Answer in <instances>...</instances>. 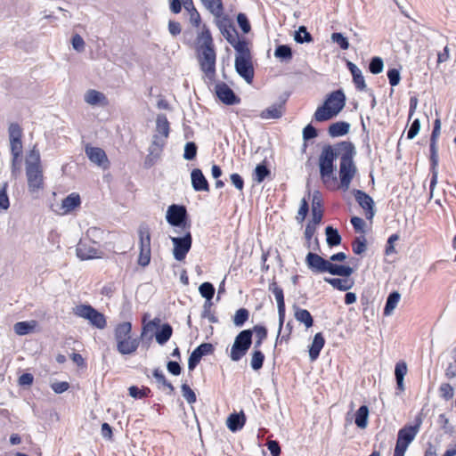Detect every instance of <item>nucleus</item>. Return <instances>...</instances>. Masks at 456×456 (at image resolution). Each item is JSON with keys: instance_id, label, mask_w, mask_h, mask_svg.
<instances>
[{"instance_id": "2eb2a0df", "label": "nucleus", "mask_w": 456, "mask_h": 456, "mask_svg": "<svg viewBox=\"0 0 456 456\" xmlns=\"http://www.w3.org/2000/svg\"><path fill=\"white\" fill-rule=\"evenodd\" d=\"M355 200L365 211L366 218L371 220L374 216V201L370 196L361 190H354L353 191Z\"/></svg>"}, {"instance_id": "ddd939ff", "label": "nucleus", "mask_w": 456, "mask_h": 456, "mask_svg": "<svg viewBox=\"0 0 456 456\" xmlns=\"http://www.w3.org/2000/svg\"><path fill=\"white\" fill-rule=\"evenodd\" d=\"M77 256L81 260H89L101 257L102 254L95 244L87 241L86 239L80 240L76 248Z\"/></svg>"}, {"instance_id": "de8ad7c7", "label": "nucleus", "mask_w": 456, "mask_h": 456, "mask_svg": "<svg viewBox=\"0 0 456 456\" xmlns=\"http://www.w3.org/2000/svg\"><path fill=\"white\" fill-rule=\"evenodd\" d=\"M9 141H21L22 128L17 123H11L8 127Z\"/></svg>"}, {"instance_id": "c756f323", "label": "nucleus", "mask_w": 456, "mask_h": 456, "mask_svg": "<svg viewBox=\"0 0 456 456\" xmlns=\"http://www.w3.org/2000/svg\"><path fill=\"white\" fill-rule=\"evenodd\" d=\"M284 112V104L279 103V104H273L267 109L264 110L260 117L265 119H276L280 118Z\"/></svg>"}, {"instance_id": "423d86ee", "label": "nucleus", "mask_w": 456, "mask_h": 456, "mask_svg": "<svg viewBox=\"0 0 456 456\" xmlns=\"http://www.w3.org/2000/svg\"><path fill=\"white\" fill-rule=\"evenodd\" d=\"M252 345V330H241L234 339L230 352V358L232 362H239L248 353Z\"/></svg>"}, {"instance_id": "20e7f679", "label": "nucleus", "mask_w": 456, "mask_h": 456, "mask_svg": "<svg viewBox=\"0 0 456 456\" xmlns=\"http://www.w3.org/2000/svg\"><path fill=\"white\" fill-rule=\"evenodd\" d=\"M234 67L236 72L248 83L253 82L255 70L252 55L248 42H239L235 45Z\"/></svg>"}, {"instance_id": "a18cd8bd", "label": "nucleus", "mask_w": 456, "mask_h": 456, "mask_svg": "<svg viewBox=\"0 0 456 456\" xmlns=\"http://www.w3.org/2000/svg\"><path fill=\"white\" fill-rule=\"evenodd\" d=\"M249 312L246 308H240L233 316V324L236 327H242L248 320Z\"/></svg>"}, {"instance_id": "f03ea898", "label": "nucleus", "mask_w": 456, "mask_h": 456, "mask_svg": "<svg viewBox=\"0 0 456 456\" xmlns=\"http://www.w3.org/2000/svg\"><path fill=\"white\" fill-rule=\"evenodd\" d=\"M28 188L30 192H37L44 188V175L41 158L37 146L29 151L25 160Z\"/></svg>"}, {"instance_id": "9b49d317", "label": "nucleus", "mask_w": 456, "mask_h": 456, "mask_svg": "<svg viewBox=\"0 0 456 456\" xmlns=\"http://www.w3.org/2000/svg\"><path fill=\"white\" fill-rule=\"evenodd\" d=\"M199 63L201 71L209 79H214L216 76V54L215 48H208L206 50L198 51Z\"/></svg>"}, {"instance_id": "680f3d73", "label": "nucleus", "mask_w": 456, "mask_h": 456, "mask_svg": "<svg viewBox=\"0 0 456 456\" xmlns=\"http://www.w3.org/2000/svg\"><path fill=\"white\" fill-rule=\"evenodd\" d=\"M181 389L183 396L189 403H193L196 402V395L189 385L183 384Z\"/></svg>"}, {"instance_id": "bb28decb", "label": "nucleus", "mask_w": 456, "mask_h": 456, "mask_svg": "<svg viewBox=\"0 0 456 456\" xmlns=\"http://www.w3.org/2000/svg\"><path fill=\"white\" fill-rule=\"evenodd\" d=\"M294 317L298 322L303 323L306 329L311 328L314 324V319L310 312L297 305H294Z\"/></svg>"}, {"instance_id": "a878e982", "label": "nucleus", "mask_w": 456, "mask_h": 456, "mask_svg": "<svg viewBox=\"0 0 456 456\" xmlns=\"http://www.w3.org/2000/svg\"><path fill=\"white\" fill-rule=\"evenodd\" d=\"M325 340L322 333H316L314 337L312 345L309 347V357L311 361H315L324 346Z\"/></svg>"}, {"instance_id": "49530a36", "label": "nucleus", "mask_w": 456, "mask_h": 456, "mask_svg": "<svg viewBox=\"0 0 456 456\" xmlns=\"http://www.w3.org/2000/svg\"><path fill=\"white\" fill-rule=\"evenodd\" d=\"M103 231L97 227H90L86 233L87 241L94 244H98L102 239Z\"/></svg>"}, {"instance_id": "052dcab7", "label": "nucleus", "mask_w": 456, "mask_h": 456, "mask_svg": "<svg viewBox=\"0 0 456 456\" xmlns=\"http://www.w3.org/2000/svg\"><path fill=\"white\" fill-rule=\"evenodd\" d=\"M353 82L355 85V87L359 91H364L366 89V84L364 80V77L362 76V70L358 69L354 73H352Z\"/></svg>"}, {"instance_id": "338daca9", "label": "nucleus", "mask_w": 456, "mask_h": 456, "mask_svg": "<svg viewBox=\"0 0 456 456\" xmlns=\"http://www.w3.org/2000/svg\"><path fill=\"white\" fill-rule=\"evenodd\" d=\"M71 44L74 50L78 53H82L85 50L86 43L82 37L78 34H76L71 38Z\"/></svg>"}, {"instance_id": "4d7b16f0", "label": "nucleus", "mask_w": 456, "mask_h": 456, "mask_svg": "<svg viewBox=\"0 0 456 456\" xmlns=\"http://www.w3.org/2000/svg\"><path fill=\"white\" fill-rule=\"evenodd\" d=\"M439 395L442 398L448 401L453 397L454 389L449 383H443L439 387Z\"/></svg>"}, {"instance_id": "774afa93", "label": "nucleus", "mask_w": 456, "mask_h": 456, "mask_svg": "<svg viewBox=\"0 0 456 456\" xmlns=\"http://www.w3.org/2000/svg\"><path fill=\"white\" fill-rule=\"evenodd\" d=\"M200 356L203 357L213 353L214 346L210 343H202L194 349Z\"/></svg>"}, {"instance_id": "0e129e2a", "label": "nucleus", "mask_w": 456, "mask_h": 456, "mask_svg": "<svg viewBox=\"0 0 456 456\" xmlns=\"http://www.w3.org/2000/svg\"><path fill=\"white\" fill-rule=\"evenodd\" d=\"M237 22L240 26V28H241V30L247 34L250 31L251 29V27H250V24H249V21L248 20V17L246 16V14L244 13H239L237 15Z\"/></svg>"}, {"instance_id": "473e14b6", "label": "nucleus", "mask_w": 456, "mask_h": 456, "mask_svg": "<svg viewBox=\"0 0 456 456\" xmlns=\"http://www.w3.org/2000/svg\"><path fill=\"white\" fill-rule=\"evenodd\" d=\"M327 273L332 275L349 277L354 273V269L348 265H336L330 262L328 265Z\"/></svg>"}, {"instance_id": "f257e3e1", "label": "nucleus", "mask_w": 456, "mask_h": 456, "mask_svg": "<svg viewBox=\"0 0 456 456\" xmlns=\"http://www.w3.org/2000/svg\"><path fill=\"white\" fill-rule=\"evenodd\" d=\"M338 151L340 154L339 178L341 187L348 190L351 181L356 173V167L354 163V156L355 155L354 146L350 142H338Z\"/></svg>"}, {"instance_id": "864d4df0", "label": "nucleus", "mask_w": 456, "mask_h": 456, "mask_svg": "<svg viewBox=\"0 0 456 456\" xmlns=\"http://www.w3.org/2000/svg\"><path fill=\"white\" fill-rule=\"evenodd\" d=\"M153 377L156 379L157 382L169 390V394L173 393L175 388L173 385L168 382L162 372V370L156 369L153 370Z\"/></svg>"}, {"instance_id": "4c0bfd02", "label": "nucleus", "mask_w": 456, "mask_h": 456, "mask_svg": "<svg viewBox=\"0 0 456 456\" xmlns=\"http://www.w3.org/2000/svg\"><path fill=\"white\" fill-rule=\"evenodd\" d=\"M245 423V418L244 415H239V414H231L229 418L227 419V427L228 428L232 431H238L244 426Z\"/></svg>"}, {"instance_id": "1a4fd4ad", "label": "nucleus", "mask_w": 456, "mask_h": 456, "mask_svg": "<svg viewBox=\"0 0 456 456\" xmlns=\"http://www.w3.org/2000/svg\"><path fill=\"white\" fill-rule=\"evenodd\" d=\"M170 240L173 243V256L177 261L185 259L188 252L190 251L192 244V237L189 229L183 230V234L181 237H172Z\"/></svg>"}, {"instance_id": "ea45409f", "label": "nucleus", "mask_w": 456, "mask_h": 456, "mask_svg": "<svg viewBox=\"0 0 456 456\" xmlns=\"http://www.w3.org/2000/svg\"><path fill=\"white\" fill-rule=\"evenodd\" d=\"M400 297H401V295L397 291H394L389 294V296L387 297V302H386L385 308H384V314L386 316H389L392 314V312L396 307V305L400 300Z\"/></svg>"}, {"instance_id": "dca6fc26", "label": "nucleus", "mask_w": 456, "mask_h": 456, "mask_svg": "<svg viewBox=\"0 0 456 456\" xmlns=\"http://www.w3.org/2000/svg\"><path fill=\"white\" fill-rule=\"evenodd\" d=\"M216 94L219 100L227 105H233L240 102L234 92L224 82L216 85Z\"/></svg>"}, {"instance_id": "c85d7f7f", "label": "nucleus", "mask_w": 456, "mask_h": 456, "mask_svg": "<svg viewBox=\"0 0 456 456\" xmlns=\"http://www.w3.org/2000/svg\"><path fill=\"white\" fill-rule=\"evenodd\" d=\"M324 281L330 284L334 289H337L341 291H346L350 289L354 281L348 279V277L345 278H324Z\"/></svg>"}, {"instance_id": "58836bf2", "label": "nucleus", "mask_w": 456, "mask_h": 456, "mask_svg": "<svg viewBox=\"0 0 456 456\" xmlns=\"http://www.w3.org/2000/svg\"><path fill=\"white\" fill-rule=\"evenodd\" d=\"M326 241L330 247H335L341 243V236L338 231L332 226H327L325 229Z\"/></svg>"}, {"instance_id": "7ed1b4c3", "label": "nucleus", "mask_w": 456, "mask_h": 456, "mask_svg": "<svg viewBox=\"0 0 456 456\" xmlns=\"http://www.w3.org/2000/svg\"><path fill=\"white\" fill-rule=\"evenodd\" d=\"M346 95L338 89L327 95L322 105L319 106L314 118L317 122H324L337 117L346 105Z\"/></svg>"}, {"instance_id": "37998d69", "label": "nucleus", "mask_w": 456, "mask_h": 456, "mask_svg": "<svg viewBox=\"0 0 456 456\" xmlns=\"http://www.w3.org/2000/svg\"><path fill=\"white\" fill-rule=\"evenodd\" d=\"M265 354L260 349L253 350L251 354L250 366L254 370H258L263 367Z\"/></svg>"}, {"instance_id": "6e6552de", "label": "nucleus", "mask_w": 456, "mask_h": 456, "mask_svg": "<svg viewBox=\"0 0 456 456\" xmlns=\"http://www.w3.org/2000/svg\"><path fill=\"white\" fill-rule=\"evenodd\" d=\"M420 423L414 426H405L397 434L396 444L393 456H404L409 445L419 433Z\"/></svg>"}, {"instance_id": "5701e85b", "label": "nucleus", "mask_w": 456, "mask_h": 456, "mask_svg": "<svg viewBox=\"0 0 456 456\" xmlns=\"http://www.w3.org/2000/svg\"><path fill=\"white\" fill-rule=\"evenodd\" d=\"M208 48H214V43L210 30L204 25L197 37V50L201 51Z\"/></svg>"}, {"instance_id": "79ce46f5", "label": "nucleus", "mask_w": 456, "mask_h": 456, "mask_svg": "<svg viewBox=\"0 0 456 456\" xmlns=\"http://www.w3.org/2000/svg\"><path fill=\"white\" fill-rule=\"evenodd\" d=\"M140 249H151V234L147 227L142 226L139 229Z\"/></svg>"}, {"instance_id": "bf43d9fd", "label": "nucleus", "mask_w": 456, "mask_h": 456, "mask_svg": "<svg viewBox=\"0 0 456 456\" xmlns=\"http://www.w3.org/2000/svg\"><path fill=\"white\" fill-rule=\"evenodd\" d=\"M332 42L338 44L342 50H347L349 48V42L343 34L335 32L331 34Z\"/></svg>"}, {"instance_id": "9d476101", "label": "nucleus", "mask_w": 456, "mask_h": 456, "mask_svg": "<svg viewBox=\"0 0 456 456\" xmlns=\"http://www.w3.org/2000/svg\"><path fill=\"white\" fill-rule=\"evenodd\" d=\"M216 19V24L219 28L222 35L226 38V40L235 48V45L239 42H247L246 40H240L238 37V34L232 25L230 20L226 15L224 14V8L221 11L219 15L213 14Z\"/></svg>"}, {"instance_id": "c03bdc74", "label": "nucleus", "mask_w": 456, "mask_h": 456, "mask_svg": "<svg viewBox=\"0 0 456 456\" xmlns=\"http://www.w3.org/2000/svg\"><path fill=\"white\" fill-rule=\"evenodd\" d=\"M203 5L212 13L219 15L223 9L222 0H200Z\"/></svg>"}, {"instance_id": "6ab92c4d", "label": "nucleus", "mask_w": 456, "mask_h": 456, "mask_svg": "<svg viewBox=\"0 0 456 456\" xmlns=\"http://www.w3.org/2000/svg\"><path fill=\"white\" fill-rule=\"evenodd\" d=\"M191 186L195 191L208 192L209 183L200 168H194L191 172Z\"/></svg>"}, {"instance_id": "f8f14e48", "label": "nucleus", "mask_w": 456, "mask_h": 456, "mask_svg": "<svg viewBox=\"0 0 456 456\" xmlns=\"http://www.w3.org/2000/svg\"><path fill=\"white\" fill-rule=\"evenodd\" d=\"M187 216L186 208L183 206L171 205L167 211L166 219L169 224L178 228L186 229L184 222Z\"/></svg>"}, {"instance_id": "aec40b11", "label": "nucleus", "mask_w": 456, "mask_h": 456, "mask_svg": "<svg viewBox=\"0 0 456 456\" xmlns=\"http://www.w3.org/2000/svg\"><path fill=\"white\" fill-rule=\"evenodd\" d=\"M166 142L167 139H165L163 136H160L159 134L153 135L151 144L149 147V154L146 158V163H152L160 156Z\"/></svg>"}, {"instance_id": "a19ab883", "label": "nucleus", "mask_w": 456, "mask_h": 456, "mask_svg": "<svg viewBox=\"0 0 456 456\" xmlns=\"http://www.w3.org/2000/svg\"><path fill=\"white\" fill-rule=\"evenodd\" d=\"M274 56L281 61H289L292 59L291 48L287 45H280L274 51Z\"/></svg>"}, {"instance_id": "4be33fe9", "label": "nucleus", "mask_w": 456, "mask_h": 456, "mask_svg": "<svg viewBox=\"0 0 456 456\" xmlns=\"http://www.w3.org/2000/svg\"><path fill=\"white\" fill-rule=\"evenodd\" d=\"M140 345V339L131 335L117 344V350L121 354H132L136 352Z\"/></svg>"}, {"instance_id": "e433bc0d", "label": "nucleus", "mask_w": 456, "mask_h": 456, "mask_svg": "<svg viewBox=\"0 0 456 456\" xmlns=\"http://www.w3.org/2000/svg\"><path fill=\"white\" fill-rule=\"evenodd\" d=\"M172 333H173V329H172L171 325H169L168 323H165L161 326L160 330L156 332V334H155L156 341L159 345H164L170 339Z\"/></svg>"}, {"instance_id": "0eeeda50", "label": "nucleus", "mask_w": 456, "mask_h": 456, "mask_svg": "<svg viewBox=\"0 0 456 456\" xmlns=\"http://www.w3.org/2000/svg\"><path fill=\"white\" fill-rule=\"evenodd\" d=\"M73 314L77 317L87 320L92 326L99 330H103L107 325L105 316L90 305H76L73 308Z\"/></svg>"}, {"instance_id": "b1692460", "label": "nucleus", "mask_w": 456, "mask_h": 456, "mask_svg": "<svg viewBox=\"0 0 456 456\" xmlns=\"http://www.w3.org/2000/svg\"><path fill=\"white\" fill-rule=\"evenodd\" d=\"M132 332V324L130 322H123L118 323L114 329V338L118 344L125 338H128Z\"/></svg>"}, {"instance_id": "412c9836", "label": "nucleus", "mask_w": 456, "mask_h": 456, "mask_svg": "<svg viewBox=\"0 0 456 456\" xmlns=\"http://www.w3.org/2000/svg\"><path fill=\"white\" fill-rule=\"evenodd\" d=\"M80 204L81 199L79 194L72 192L62 200L60 210L57 212L60 215H67L73 211L75 208H78Z\"/></svg>"}, {"instance_id": "09e8293b", "label": "nucleus", "mask_w": 456, "mask_h": 456, "mask_svg": "<svg viewBox=\"0 0 456 456\" xmlns=\"http://www.w3.org/2000/svg\"><path fill=\"white\" fill-rule=\"evenodd\" d=\"M22 156H12L11 175L17 179L21 174Z\"/></svg>"}, {"instance_id": "4468645a", "label": "nucleus", "mask_w": 456, "mask_h": 456, "mask_svg": "<svg viewBox=\"0 0 456 456\" xmlns=\"http://www.w3.org/2000/svg\"><path fill=\"white\" fill-rule=\"evenodd\" d=\"M269 290L273 292L275 297L277 306H278V314H279V332L282 330V326L285 320V302H284V294L281 288H280L276 282H272L269 285Z\"/></svg>"}, {"instance_id": "393cba45", "label": "nucleus", "mask_w": 456, "mask_h": 456, "mask_svg": "<svg viewBox=\"0 0 456 456\" xmlns=\"http://www.w3.org/2000/svg\"><path fill=\"white\" fill-rule=\"evenodd\" d=\"M84 100L86 103L93 106L99 104H107L106 96L102 93L94 89H90L85 94Z\"/></svg>"}, {"instance_id": "e2e57ef3", "label": "nucleus", "mask_w": 456, "mask_h": 456, "mask_svg": "<svg viewBox=\"0 0 456 456\" xmlns=\"http://www.w3.org/2000/svg\"><path fill=\"white\" fill-rule=\"evenodd\" d=\"M6 191L7 183H5L0 190V210H6L10 206L9 198Z\"/></svg>"}, {"instance_id": "13d9d810", "label": "nucleus", "mask_w": 456, "mask_h": 456, "mask_svg": "<svg viewBox=\"0 0 456 456\" xmlns=\"http://www.w3.org/2000/svg\"><path fill=\"white\" fill-rule=\"evenodd\" d=\"M384 67L383 60L380 57H373L370 62L369 69L372 74H379Z\"/></svg>"}, {"instance_id": "6e6d98bb", "label": "nucleus", "mask_w": 456, "mask_h": 456, "mask_svg": "<svg viewBox=\"0 0 456 456\" xmlns=\"http://www.w3.org/2000/svg\"><path fill=\"white\" fill-rule=\"evenodd\" d=\"M197 145L193 142H188L184 146L183 158L187 160H192L197 155Z\"/></svg>"}, {"instance_id": "a211bd4d", "label": "nucleus", "mask_w": 456, "mask_h": 456, "mask_svg": "<svg viewBox=\"0 0 456 456\" xmlns=\"http://www.w3.org/2000/svg\"><path fill=\"white\" fill-rule=\"evenodd\" d=\"M307 266L314 272L325 273L327 272L330 261L322 258L315 253L309 252L305 257Z\"/></svg>"}, {"instance_id": "f3484780", "label": "nucleus", "mask_w": 456, "mask_h": 456, "mask_svg": "<svg viewBox=\"0 0 456 456\" xmlns=\"http://www.w3.org/2000/svg\"><path fill=\"white\" fill-rule=\"evenodd\" d=\"M86 154L91 162L103 168L108 167L109 160L105 151L99 147L87 146L86 148Z\"/></svg>"}, {"instance_id": "c9c22d12", "label": "nucleus", "mask_w": 456, "mask_h": 456, "mask_svg": "<svg viewBox=\"0 0 456 456\" xmlns=\"http://www.w3.org/2000/svg\"><path fill=\"white\" fill-rule=\"evenodd\" d=\"M368 418H369V408L366 405H362L355 413V425L364 429L368 425Z\"/></svg>"}, {"instance_id": "69168bd1", "label": "nucleus", "mask_w": 456, "mask_h": 456, "mask_svg": "<svg viewBox=\"0 0 456 456\" xmlns=\"http://www.w3.org/2000/svg\"><path fill=\"white\" fill-rule=\"evenodd\" d=\"M151 249H140L139 256H138V265L141 266H147L151 262Z\"/></svg>"}, {"instance_id": "72a5a7b5", "label": "nucleus", "mask_w": 456, "mask_h": 456, "mask_svg": "<svg viewBox=\"0 0 456 456\" xmlns=\"http://www.w3.org/2000/svg\"><path fill=\"white\" fill-rule=\"evenodd\" d=\"M441 128L434 127L430 138V161L435 165H438L437 139L440 134Z\"/></svg>"}, {"instance_id": "2f4dec72", "label": "nucleus", "mask_w": 456, "mask_h": 456, "mask_svg": "<svg viewBox=\"0 0 456 456\" xmlns=\"http://www.w3.org/2000/svg\"><path fill=\"white\" fill-rule=\"evenodd\" d=\"M350 124L346 121H338L329 126L328 132L331 137H338L346 134L349 132Z\"/></svg>"}, {"instance_id": "7c9ffc66", "label": "nucleus", "mask_w": 456, "mask_h": 456, "mask_svg": "<svg viewBox=\"0 0 456 456\" xmlns=\"http://www.w3.org/2000/svg\"><path fill=\"white\" fill-rule=\"evenodd\" d=\"M169 131L170 126L166 115L159 114L156 118V133L154 134H159L167 139Z\"/></svg>"}, {"instance_id": "5fc2aeb1", "label": "nucleus", "mask_w": 456, "mask_h": 456, "mask_svg": "<svg viewBox=\"0 0 456 456\" xmlns=\"http://www.w3.org/2000/svg\"><path fill=\"white\" fill-rule=\"evenodd\" d=\"M199 291L203 297L210 301L214 297L215 288L210 282H203L200 286Z\"/></svg>"}, {"instance_id": "39448f33", "label": "nucleus", "mask_w": 456, "mask_h": 456, "mask_svg": "<svg viewBox=\"0 0 456 456\" xmlns=\"http://www.w3.org/2000/svg\"><path fill=\"white\" fill-rule=\"evenodd\" d=\"M338 151H340L338 150V143L333 146L328 145L322 149L319 158L321 178L327 187L334 184L337 181V177L334 176L335 166L333 162L337 158L340 157V154L338 153Z\"/></svg>"}, {"instance_id": "f704fd0d", "label": "nucleus", "mask_w": 456, "mask_h": 456, "mask_svg": "<svg viewBox=\"0 0 456 456\" xmlns=\"http://www.w3.org/2000/svg\"><path fill=\"white\" fill-rule=\"evenodd\" d=\"M36 321L30 322H18L13 326L14 332L19 336H24L32 332L37 327Z\"/></svg>"}, {"instance_id": "603ef678", "label": "nucleus", "mask_w": 456, "mask_h": 456, "mask_svg": "<svg viewBox=\"0 0 456 456\" xmlns=\"http://www.w3.org/2000/svg\"><path fill=\"white\" fill-rule=\"evenodd\" d=\"M270 175V170L263 164L257 165L254 171V180L260 183Z\"/></svg>"}, {"instance_id": "8fccbe9b", "label": "nucleus", "mask_w": 456, "mask_h": 456, "mask_svg": "<svg viewBox=\"0 0 456 456\" xmlns=\"http://www.w3.org/2000/svg\"><path fill=\"white\" fill-rule=\"evenodd\" d=\"M295 41L299 44L310 43L313 41V37L305 26H300L298 30L296 31Z\"/></svg>"}, {"instance_id": "cd10ccee", "label": "nucleus", "mask_w": 456, "mask_h": 456, "mask_svg": "<svg viewBox=\"0 0 456 456\" xmlns=\"http://www.w3.org/2000/svg\"><path fill=\"white\" fill-rule=\"evenodd\" d=\"M322 218V205L319 197V192L316 191L313 197L312 202V223L319 224Z\"/></svg>"}, {"instance_id": "3c124183", "label": "nucleus", "mask_w": 456, "mask_h": 456, "mask_svg": "<svg viewBox=\"0 0 456 456\" xmlns=\"http://www.w3.org/2000/svg\"><path fill=\"white\" fill-rule=\"evenodd\" d=\"M352 249L355 255H361L367 249L366 239L364 236L356 237L352 243Z\"/></svg>"}]
</instances>
